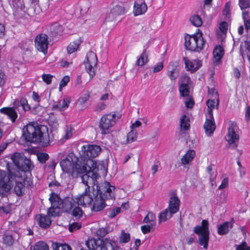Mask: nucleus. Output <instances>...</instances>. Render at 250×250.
Masks as SVG:
<instances>
[{"label":"nucleus","instance_id":"nucleus-4","mask_svg":"<svg viewBox=\"0 0 250 250\" xmlns=\"http://www.w3.org/2000/svg\"><path fill=\"white\" fill-rule=\"evenodd\" d=\"M79 159L73 153H69L65 158L60 161V165L62 170L70 174L74 178L78 175L77 171L80 165L78 164Z\"/></svg>","mask_w":250,"mask_h":250},{"label":"nucleus","instance_id":"nucleus-18","mask_svg":"<svg viewBox=\"0 0 250 250\" xmlns=\"http://www.w3.org/2000/svg\"><path fill=\"white\" fill-rule=\"evenodd\" d=\"M90 165L87 166L88 168L92 170L94 173L97 174V177L100 174L104 175L107 172V168L104 163H98L96 161L91 160Z\"/></svg>","mask_w":250,"mask_h":250},{"label":"nucleus","instance_id":"nucleus-60","mask_svg":"<svg viewBox=\"0 0 250 250\" xmlns=\"http://www.w3.org/2000/svg\"><path fill=\"white\" fill-rule=\"evenodd\" d=\"M52 78L53 75L49 74H43L42 75V79L43 81L47 84H49L51 83Z\"/></svg>","mask_w":250,"mask_h":250},{"label":"nucleus","instance_id":"nucleus-31","mask_svg":"<svg viewBox=\"0 0 250 250\" xmlns=\"http://www.w3.org/2000/svg\"><path fill=\"white\" fill-rule=\"evenodd\" d=\"M148 61V52L146 49H143V52L136 61V65L138 66L142 67L146 64Z\"/></svg>","mask_w":250,"mask_h":250},{"label":"nucleus","instance_id":"nucleus-12","mask_svg":"<svg viewBox=\"0 0 250 250\" xmlns=\"http://www.w3.org/2000/svg\"><path fill=\"white\" fill-rule=\"evenodd\" d=\"M86 59L85 66L87 72L89 75L90 80H91L95 75L94 66L97 65L98 62L96 54L92 51H89L86 55Z\"/></svg>","mask_w":250,"mask_h":250},{"label":"nucleus","instance_id":"nucleus-6","mask_svg":"<svg viewBox=\"0 0 250 250\" xmlns=\"http://www.w3.org/2000/svg\"><path fill=\"white\" fill-rule=\"evenodd\" d=\"M189 37H185L184 46L186 49L191 51L200 52L203 48V33L199 29Z\"/></svg>","mask_w":250,"mask_h":250},{"label":"nucleus","instance_id":"nucleus-34","mask_svg":"<svg viewBox=\"0 0 250 250\" xmlns=\"http://www.w3.org/2000/svg\"><path fill=\"white\" fill-rule=\"evenodd\" d=\"M195 155V152L193 150H189L183 156L181 159V162L183 165H187L189 164L194 158Z\"/></svg>","mask_w":250,"mask_h":250},{"label":"nucleus","instance_id":"nucleus-24","mask_svg":"<svg viewBox=\"0 0 250 250\" xmlns=\"http://www.w3.org/2000/svg\"><path fill=\"white\" fill-rule=\"evenodd\" d=\"M49 216L44 214H38L36 216L37 221L39 226L42 229H47L51 225L52 221Z\"/></svg>","mask_w":250,"mask_h":250},{"label":"nucleus","instance_id":"nucleus-64","mask_svg":"<svg viewBox=\"0 0 250 250\" xmlns=\"http://www.w3.org/2000/svg\"><path fill=\"white\" fill-rule=\"evenodd\" d=\"M228 28V24L227 22L224 21L220 24L219 30L224 33H227Z\"/></svg>","mask_w":250,"mask_h":250},{"label":"nucleus","instance_id":"nucleus-56","mask_svg":"<svg viewBox=\"0 0 250 250\" xmlns=\"http://www.w3.org/2000/svg\"><path fill=\"white\" fill-rule=\"evenodd\" d=\"M71 101V98L68 96H64L62 103V107L63 109V111L65 110L69 106Z\"/></svg>","mask_w":250,"mask_h":250},{"label":"nucleus","instance_id":"nucleus-3","mask_svg":"<svg viewBox=\"0 0 250 250\" xmlns=\"http://www.w3.org/2000/svg\"><path fill=\"white\" fill-rule=\"evenodd\" d=\"M8 172L4 171V174L8 180H4L5 183H7L10 186V190L13 186V182H15V185L14 188L15 193L19 196H22L24 192L25 187L22 180V175L19 171H17L11 167L9 164L6 165Z\"/></svg>","mask_w":250,"mask_h":250},{"label":"nucleus","instance_id":"nucleus-36","mask_svg":"<svg viewBox=\"0 0 250 250\" xmlns=\"http://www.w3.org/2000/svg\"><path fill=\"white\" fill-rule=\"evenodd\" d=\"M190 121L186 115H183L180 118V125L181 131H187L190 127Z\"/></svg>","mask_w":250,"mask_h":250},{"label":"nucleus","instance_id":"nucleus-8","mask_svg":"<svg viewBox=\"0 0 250 250\" xmlns=\"http://www.w3.org/2000/svg\"><path fill=\"white\" fill-rule=\"evenodd\" d=\"M96 185L92 187H87L81 194L75 196V201L78 206L86 207L92 205L96 193Z\"/></svg>","mask_w":250,"mask_h":250},{"label":"nucleus","instance_id":"nucleus-32","mask_svg":"<svg viewBox=\"0 0 250 250\" xmlns=\"http://www.w3.org/2000/svg\"><path fill=\"white\" fill-rule=\"evenodd\" d=\"M104 250H122L117 244V242L110 238H105Z\"/></svg>","mask_w":250,"mask_h":250},{"label":"nucleus","instance_id":"nucleus-17","mask_svg":"<svg viewBox=\"0 0 250 250\" xmlns=\"http://www.w3.org/2000/svg\"><path fill=\"white\" fill-rule=\"evenodd\" d=\"M112 117L110 115H104L101 118L99 126L102 130V134L108 133L109 128L114 125V121H112Z\"/></svg>","mask_w":250,"mask_h":250},{"label":"nucleus","instance_id":"nucleus-63","mask_svg":"<svg viewBox=\"0 0 250 250\" xmlns=\"http://www.w3.org/2000/svg\"><path fill=\"white\" fill-rule=\"evenodd\" d=\"M62 104L61 101H58L56 104L53 105L52 110L58 111H63V109L62 107Z\"/></svg>","mask_w":250,"mask_h":250},{"label":"nucleus","instance_id":"nucleus-37","mask_svg":"<svg viewBox=\"0 0 250 250\" xmlns=\"http://www.w3.org/2000/svg\"><path fill=\"white\" fill-rule=\"evenodd\" d=\"M174 214V213L171 212V211L168 208H167L159 213V221L160 222L166 221V220L171 218L173 214Z\"/></svg>","mask_w":250,"mask_h":250},{"label":"nucleus","instance_id":"nucleus-54","mask_svg":"<svg viewBox=\"0 0 250 250\" xmlns=\"http://www.w3.org/2000/svg\"><path fill=\"white\" fill-rule=\"evenodd\" d=\"M121 209L120 207H116L112 209H110L108 212V217L110 218H113L115 217L117 214L120 213Z\"/></svg>","mask_w":250,"mask_h":250},{"label":"nucleus","instance_id":"nucleus-16","mask_svg":"<svg viewBox=\"0 0 250 250\" xmlns=\"http://www.w3.org/2000/svg\"><path fill=\"white\" fill-rule=\"evenodd\" d=\"M125 13V8L122 3L117 4L110 10V13L105 18L106 21H113L116 16L123 15Z\"/></svg>","mask_w":250,"mask_h":250},{"label":"nucleus","instance_id":"nucleus-35","mask_svg":"<svg viewBox=\"0 0 250 250\" xmlns=\"http://www.w3.org/2000/svg\"><path fill=\"white\" fill-rule=\"evenodd\" d=\"M62 26L58 23H54L51 27L50 32L52 37L61 36L62 35Z\"/></svg>","mask_w":250,"mask_h":250},{"label":"nucleus","instance_id":"nucleus-19","mask_svg":"<svg viewBox=\"0 0 250 250\" xmlns=\"http://www.w3.org/2000/svg\"><path fill=\"white\" fill-rule=\"evenodd\" d=\"M8 179L4 174V171L0 169V196L1 197L6 196L10 191V186L4 181Z\"/></svg>","mask_w":250,"mask_h":250},{"label":"nucleus","instance_id":"nucleus-51","mask_svg":"<svg viewBox=\"0 0 250 250\" xmlns=\"http://www.w3.org/2000/svg\"><path fill=\"white\" fill-rule=\"evenodd\" d=\"M137 138V132L134 130L130 131L127 135V141L128 143H131L135 141Z\"/></svg>","mask_w":250,"mask_h":250},{"label":"nucleus","instance_id":"nucleus-38","mask_svg":"<svg viewBox=\"0 0 250 250\" xmlns=\"http://www.w3.org/2000/svg\"><path fill=\"white\" fill-rule=\"evenodd\" d=\"M81 43V42L79 40H76L70 43L67 47L68 53L70 54L76 51Z\"/></svg>","mask_w":250,"mask_h":250},{"label":"nucleus","instance_id":"nucleus-42","mask_svg":"<svg viewBox=\"0 0 250 250\" xmlns=\"http://www.w3.org/2000/svg\"><path fill=\"white\" fill-rule=\"evenodd\" d=\"M52 247L53 250H72L71 247L66 244L53 243Z\"/></svg>","mask_w":250,"mask_h":250},{"label":"nucleus","instance_id":"nucleus-57","mask_svg":"<svg viewBox=\"0 0 250 250\" xmlns=\"http://www.w3.org/2000/svg\"><path fill=\"white\" fill-rule=\"evenodd\" d=\"M107 233V230L104 228H100L96 231V234L99 237L98 238H100L101 239H104V238H103Z\"/></svg>","mask_w":250,"mask_h":250},{"label":"nucleus","instance_id":"nucleus-27","mask_svg":"<svg viewBox=\"0 0 250 250\" xmlns=\"http://www.w3.org/2000/svg\"><path fill=\"white\" fill-rule=\"evenodd\" d=\"M180 201L176 195L171 196L169 200L168 208L171 211L172 213H175L179 209Z\"/></svg>","mask_w":250,"mask_h":250},{"label":"nucleus","instance_id":"nucleus-1","mask_svg":"<svg viewBox=\"0 0 250 250\" xmlns=\"http://www.w3.org/2000/svg\"><path fill=\"white\" fill-rule=\"evenodd\" d=\"M22 137L27 142L39 144L43 147L47 146L54 139L52 131L49 133L47 126L37 123L29 124L24 126Z\"/></svg>","mask_w":250,"mask_h":250},{"label":"nucleus","instance_id":"nucleus-58","mask_svg":"<svg viewBox=\"0 0 250 250\" xmlns=\"http://www.w3.org/2000/svg\"><path fill=\"white\" fill-rule=\"evenodd\" d=\"M21 181L23 184L24 185V187L29 188L32 185V181H31L30 178H28L27 177H25L24 174L23 176L22 175V180Z\"/></svg>","mask_w":250,"mask_h":250},{"label":"nucleus","instance_id":"nucleus-10","mask_svg":"<svg viewBox=\"0 0 250 250\" xmlns=\"http://www.w3.org/2000/svg\"><path fill=\"white\" fill-rule=\"evenodd\" d=\"M49 202L51 207L47 210V214L49 216L56 217L59 216L62 200L59 194L52 192L50 194Z\"/></svg>","mask_w":250,"mask_h":250},{"label":"nucleus","instance_id":"nucleus-14","mask_svg":"<svg viewBox=\"0 0 250 250\" xmlns=\"http://www.w3.org/2000/svg\"><path fill=\"white\" fill-rule=\"evenodd\" d=\"M13 105V106L11 107L19 112L21 115L31 109V106L28 104L27 100L25 98L16 99L14 101Z\"/></svg>","mask_w":250,"mask_h":250},{"label":"nucleus","instance_id":"nucleus-22","mask_svg":"<svg viewBox=\"0 0 250 250\" xmlns=\"http://www.w3.org/2000/svg\"><path fill=\"white\" fill-rule=\"evenodd\" d=\"M215 128L216 125L213 116L210 117L209 116H206V121L204 123V129L206 134L208 136H210L213 133Z\"/></svg>","mask_w":250,"mask_h":250},{"label":"nucleus","instance_id":"nucleus-30","mask_svg":"<svg viewBox=\"0 0 250 250\" xmlns=\"http://www.w3.org/2000/svg\"><path fill=\"white\" fill-rule=\"evenodd\" d=\"M206 104L208 106L207 112L208 114L206 116H209L210 117L213 116L212 110L215 107H217L219 104L218 99L214 100V99H208L206 102Z\"/></svg>","mask_w":250,"mask_h":250},{"label":"nucleus","instance_id":"nucleus-61","mask_svg":"<svg viewBox=\"0 0 250 250\" xmlns=\"http://www.w3.org/2000/svg\"><path fill=\"white\" fill-rule=\"evenodd\" d=\"M236 250H250V247L248 246L246 242H243L236 246Z\"/></svg>","mask_w":250,"mask_h":250},{"label":"nucleus","instance_id":"nucleus-45","mask_svg":"<svg viewBox=\"0 0 250 250\" xmlns=\"http://www.w3.org/2000/svg\"><path fill=\"white\" fill-rule=\"evenodd\" d=\"M189 21L192 25L196 27L201 26L203 23L201 18L198 15L191 16L189 19Z\"/></svg>","mask_w":250,"mask_h":250},{"label":"nucleus","instance_id":"nucleus-47","mask_svg":"<svg viewBox=\"0 0 250 250\" xmlns=\"http://www.w3.org/2000/svg\"><path fill=\"white\" fill-rule=\"evenodd\" d=\"M191 83V80L189 76L184 75L182 76L179 81V85H184L190 86Z\"/></svg>","mask_w":250,"mask_h":250},{"label":"nucleus","instance_id":"nucleus-5","mask_svg":"<svg viewBox=\"0 0 250 250\" xmlns=\"http://www.w3.org/2000/svg\"><path fill=\"white\" fill-rule=\"evenodd\" d=\"M11 160L13 164L9 163L8 164L15 170L19 171L20 173H21L20 171L24 172L31 171L32 162L30 159L21 155L20 153H14L11 156Z\"/></svg>","mask_w":250,"mask_h":250},{"label":"nucleus","instance_id":"nucleus-48","mask_svg":"<svg viewBox=\"0 0 250 250\" xmlns=\"http://www.w3.org/2000/svg\"><path fill=\"white\" fill-rule=\"evenodd\" d=\"M168 76L171 81L176 80L179 76V70L176 67H173L172 69L168 72Z\"/></svg>","mask_w":250,"mask_h":250},{"label":"nucleus","instance_id":"nucleus-50","mask_svg":"<svg viewBox=\"0 0 250 250\" xmlns=\"http://www.w3.org/2000/svg\"><path fill=\"white\" fill-rule=\"evenodd\" d=\"M239 5L242 10L250 8V0H239Z\"/></svg>","mask_w":250,"mask_h":250},{"label":"nucleus","instance_id":"nucleus-41","mask_svg":"<svg viewBox=\"0 0 250 250\" xmlns=\"http://www.w3.org/2000/svg\"><path fill=\"white\" fill-rule=\"evenodd\" d=\"M190 86L184 85H179V90L180 96L183 97H189Z\"/></svg>","mask_w":250,"mask_h":250},{"label":"nucleus","instance_id":"nucleus-25","mask_svg":"<svg viewBox=\"0 0 250 250\" xmlns=\"http://www.w3.org/2000/svg\"><path fill=\"white\" fill-rule=\"evenodd\" d=\"M0 113L7 115L12 123L16 122L18 117L17 111L11 107H5L0 109Z\"/></svg>","mask_w":250,"mask_h":250},{"label":"nucleus","instance_id":"nucleus-29","mask_svg":"<svg viewBox=\"0 0 250 250\" xmlns=\"http://www.w3.org/2000/svg\"><path fill=\"white\" fill-rule=\"evenodd\" d=\"M9 3L14 13L22 11L25 8L23 0H9Z\"/></svg>","mask_w":250,"mask_h":250},{"label":"nucleus","instance_id":"nucleus-53","mask_svg":"<svg viewBox=\"0 0 250 250\" xmlns=\"http://www.w3.org/2000/svg\"><path fill=\"white\" fill-rule=\"evenodd\" d=\"M208 99H218L217 92L213 87L209 88L208 89Z\"/></svg>","mask_w":250,"mask_h":250},{"label":"nucleus","instance_id":"nucleus-13","mask_svg":"<svg viewBox=\"0 0 250 250\" xmlns=\"http://www.w3.org/2000/svg\"><path fill=\"white\" fill-rule=\"evenodd\" d=\"M35 45L38 51L46 54L47 53L48 45V36L42 33L38 35L35 39Z\"/></svg>","mask_w":250,"mask_h":250},{"label":"nucleus","instance_id":"nucleus-59","mask_svg":"<svg viewBox=\"0 0 250 250\" xmlns=\"http://www.w3.org/2000/svg\"><path fill=\"white\" fill-rule=\"evenodd\" d=\"M69 80L70 79L68 76H65L62 78L60 82L59 85L60 91H61L62 88L67 85L68 83L69 82Z\"/></svg>","mask_w":250,"mask_h":250},{"label":"nucleus","instance_id":"nucleus-49","mask_svg":"<svg viewBox=\"0 0 250 250\" xmlns=\"http://www.w3.org/2000/svg\"><path fill=\"white\" fill-rule=\"evenodd\" d=\"M130 234L125 233L124 230H122V233L119 237V242L120 243H126L130 240Z\"/></svg>","mask_w":250,"mask_h":250},{"label":"nucleus","instance_id":"nucleus-46","mask_svg":"<svg viewBox=\"0 0 250 250\" xmlns=\"http://www.w3.org/2000/svg\"><path fill=\"white\" fill-rule=\"evenodd\" d=\"M33 250H49V247L45 242L39 241L34 246Z\"/></svg>","mask_w":250,"mask_h":250},{"label":"nucleus","instance_id":"nucleus-28","mask_svg":"<svg viewBox=\"0 0 250 250\" xmlns=\"http://www.w3.org/2000/svg\"><path fill=\"white\" fill-rule=\"evenodd\" d=\"M147 9V5L144 0L140 3L134 2L133 7V13L135 16H139L145 13Z\"/></svg>","mask_w":250,"mask_h":250},{"label":"nucleus","instance_id":"nucleus-44","mask_svg":"<svg viewBox=\"0 0 250 250\" xmlns=\"http://www.w3.org/2000/svg\"><path fill=\"white\" fill-rule=\"evenodd\" d=\"M230 228H231L230 223L228 222L225 223L218 227V232L220 235L225 234L229 231Z\"/></svg>","mask_w":250,"mask_h":250},{"label":"nucleus","instance_id":"nucleus-21","mask_svg":"<svg viewBox=\"0 0 250 250\" xmlns=\"http://www.w3.org/2000/svg\"><path fill=\"white\" fill-rule=\"evenodd\" d=\"M214 165H210L207 167L205 172L204 173V178L206 181H209L211 187H213L215 184V179L217 176V172L213 168Z\"/></svg>","mask_w":250,"mask_h":250},{"label":"nucleus","instance_id":"nucleus-20","mask_svg":"<svg viewBox=\"0 0 250 250\" xmlns=\"http://www.w3.org/2000/svg\"><path fill=\"white\" fill-rule=\"evenodd\" d=\"M187 71L193 73L199 69L202 65V61L197 60H189L187 57L183 58Z\"/></svg>","mask_w":250,"mask_h":250},{"label":"nucleus","instance_id":"nucleus-62","mask_svg":"<svg viewBox=\"0 0 250 250\" xmlns=\"http://www.w3.org/2000/svg\"><path fill=\"white\" fill-rule=\"evenodd\" d=\"M152 224H151V226L148 225L142 226L141 229L142 232L144 234H146L151 232V229H152Z\"/></svg>","mask_w":250,"mask_h":250},{"label":"nucleus","instance_id":"nucleus-52","mask_svg":"<svg viewBox=\"0 0 250 250\" xmlns=\"http://www.w3.org/2000/svg\"><path fill=\"white\" fill-rule=\"evenodd\" d=\"M37 158L40 163L44 164L49 159V157L47 153H40L38 154Z\"/></svg>","mask_w":250,"mask_h":250},{"label":"nucleus","instance_id":"nucleus-43","mask_svg":"<svg viewBox=\"0 0 250 250\" xmlns=\"http://www.w3.org/2000/svg\"><path fill=\"white\" fill-rule=\"evenodd\" d=\"M209 240L208 222L204 220V249H207Z\"/></svg>","mask_w":250,"mask_h":250},{"label":"nucleus","instance_id":"nucleus-11","mask_svg":"<svg viewBox=\"0 0 250 250\" xmlns=\"http://www.w3.org/2000/svg\"><path fill=\"white\" fill-rule=\"evenodd\" d=\"M87 167L84 164L80 165L79 168L77 170L78 175L76 178L80 177L82 183L88 187L89 186L88 185V180H91L92 182H94L97 178V174L94 173L92 170H90L89 168L87 170Z\"/></svg>","mask_w":250,"mask_h":250},{"label":"nucleus","instance_id":"nucleus-15","mask_svg":"<svg viewBox=\"0 0 250 250\" xmlns=\"http://www.w3.org/2000/svg\"><path fill=\"white\" fill-rule=\"evenodd\" d=\"M105 243V238L101 239L100 238H92L86 242L85 245L89 250H104Z\"/></svg>","mask_w":250,"mask_h":250},{"label":"nucleus","instance_id":"nucleus-55","mask_svg":"<svg viewBox=\"0 0 250 250\" xmlns=\"http://www.w3.org/2000/svg\"><path fill=\"white\" fill-rule=\"evenodd\" d=\"M82 227V224L79 222H73L69 225V230L72 232L75 230L80 229Z\"/></svg>","mask_w":250,"mask_h":250},{"label":"nucleus","instance_id":"nucleus-9","mask_svg":"<svg viewBox=\"0 0 250 250\" xmlns=\"http://www.w3.org/2000/svg\"><path fill=\"white\" fill-rule=\"evenodd\" d=\"M229 125L225 139L229 146L231 148L235 149L239 141L238 128L236 124L233 122L229 121Z\"/></svg>","mask_w":250,"mask_h":250},{"label":"nucleus","instance_id":"nucleus-39","mask_svg":"<svg viewBox=\"0 0 250 250\" xmlns=\"http://www.w3.org/2000/svg\"><path fill=\"white\" fill-rule=\"evenodd\" d=\"M83 213V211L80 207L79 206H75L72 210H71L69 214H71L73 217H75L76 220H78L82 217Z\"/></svg>","mask_w":250,"mask_h":250},{"label":"nucleus","instance_id":"nucleus-23","mask_svg":"<svg viewBox=\"0 0 250 250\" xmlns=\"http://www.w3.org/2000/svg\"><path fill=\"white\" fill-rule=\"evenodd\" d=\"M75 200V196L73 198L66 197L62 199L61 206L64 212L70 213L71 210L75 206L74 203H76V201Z\"/></svg>","mask_w":250,"mask_h":250},{"label":"nucleus","instance_id":"nucleus-2","mask_svg":"<svg viewBox=\"0 0 250 250\" xmlns=\"http://www.w3.org/2000/svg\"><path fill=\"white\" fill-rule=\"evenodd\" d=\"M114 189L115 187L108 182L97 183L96 185L95 195L91 205L92 210L95 212L102 210L106 206L105 200L112 198V191Z\"/></svg>","mask_w":250,"mask_h":250},{"label":"nucleus","instance_id":"nucleus-33","mask_svg":"<svg viewBox=\"0 0 250 250\" xmlns=\"http://www.w3.org/2000/svg\"><path fill=\"white\" fill-rule=\"evenodd\" d=\"M14 239L12 234L8 232H5L2 235V243L8 247H11L14 243Z\"/></svg>","mask_w":250,"mask_h":250},{"label":"nucleus","instance_id":"nucleus-26","mask_svg":"<svg viewBox=\"0 0 250 250\" xmlns=\"http://www.w3.org/2000/svg\"><path fill=\"white\" fill-rule=\"evenodd\" d=\"M213 63L217 65L224 55V50L221 45H216L213 51Z\"/></svg>","mask_w":250,"mask_h":250},{"label":"nucleus","instance_id":"nucleus-7","mask_svg":"<svg viewBox=\"0 0 250 250\" xmlns=\"http://www.w3.org/2000/svg\"><path fill=\"white\" fill-rule=\"evenodd\" d=\"M101 148L96 145H86L82 146L79 154L83 164L88 166L90 161H95L93 158L96 157L100 153Z\"/></svg>","mask_w":250,"mask_h":250},{"label":"nucleus","instance_id":"nucleus-40","mask_svg":"<svg viewBox=\"0 0 250 250\" xmlns=\"http://www.w3.org/2000/svg\"><path fill=\"white\" fill-rule=\"evenodd\" d=\"M193 232L199 236L198 243L203 246V228L197 225L193 229Z\"/></svg>","mask_w":250,"mask_h":250}]
</instances>
